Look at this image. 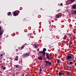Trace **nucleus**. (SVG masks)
I'll list each match as a JSON object with an SVG mask.
<instances>
[{
    "mask_svg": "<svg viewBox=\"0 0 76 76\" xmlns=\"http://www.w3.org/2000/svg\"><path fill=\"white\" fill-rule=\"evenodd\" d=\"M13 13V15L14 16H17V15H18L19 13V11H17V13L15 12H14Z\"/></svg>",
    "mask_w": 76,
    "mask_h": 76,
    "instance_id": "f257e3e1",
    "label": "nucleus"
},
{
    "mask_svg": "<svg viewBox=\"0 0 76 76\" xmlns=\"http://www.w3.org/2000/svg\"><path fill=\"white\" fill-rule=\"evenodd\" d=\"M62 15H61V14L60 13H59L58 14H57L56 15V18H60V16L61 17Z\"/></svg>",
    "mask_w": 76,
    "mask_h": 76,
    "instance_id": "f03ea898",
    "label": "nucleus"
},
{
    "mask_svg": "<svg viewBox=\"0 0 76 76\" xmlns=\"http://www.w3.org/2000/svg\"><path fill=\"white\" fill-rule=\"evenodd\" d=\"M4 32V30L3 29H1L0 30V36L3 35Z\"/></svg>",
    "mask_w": 76,
    "mask_h": 76,
    "instance_id": "7ed1b4c3",
    "label": "nucleus"
},
{
    "mask_svg": "<svg viewBox=\"0 0 76 76\" xmlns=\"http://www.w3.org/2000/svg\"><path fill=\"white\" fill-rule=\"evenodd\" d=\"M29 56V54L28 53H25L23 55V56L24 57H28V56Z\"/></svg>",
    "mask_w": 76,
    "mask_h": 76,
    "instance_id": "20e7f679",
    "label": "nucleus"
},
{
    "mask_svg": "<svg viewBox=\"0 0 76 76\" xmlns=\"http://www.w3.org/2000/svg\"><path fill=\"white\" fill-rule=\"evenodd\" d=\"M39 53L40 54H42L43 56H44L45 55V52L44 51H40Z\"/></svg>",
    "mask_w": 76,
    "mask_h": 76,
    "instance_id": "39448f33",
    "label": "nucleus"
},
{
    "mask_svg": "<svg viewBox=\"0 0 76 76\" xmlns=\"http://www.w3.org/2000/svg\"><path fill=\"white\" fill-rule=\"evenodd\" d=\"M46 58H47L48 60H50V59L49 58H50V55H49L48 53H46Z\"/></svg>",
    "mask_w": 76,
    "mask_h": 76,
    "instance_id": "423d86ee",
    "label": "nucleus"
},
{
    "mask_svg": "<svg viewBox=\"0 0 76 76\" xmlns=\"http://www.w3.org/2000/svg\"><path fill=\"white\" fill-rule=\"evenodd\" d=\"M71 58V56H68L66 58L67 60H69Z\"/></svg>",
    "mask_w": 76,
    "mask_h": 76,
    "instance_id": "0eeeda50",
    "label": "nucleus"
},
{
    "mask_svg": "<svg viewBox=\"0 0 76 76\" xmlns=\"http://www.w3.org/2000/svg\"><path fill=\"white\" fill-rule=\"evenodd\" d=\"M58 75L59 76H61V75H64V73H62L60 72H59Z\"/></svg>",
    "mask_w": 76,
    "mask_h": 76,
    "instance_id": "6e6552de",
    "label": "nucleus"
},
{
    "mask_svg": "<svg viewBox=\"0 0 76 76\" xmlns=\"http://www.w3.org/2000/svg\"><path fill=\"white\" fill-rule=\"evenodd\" d=\"M39 60H42V56H40L38 57Z\"/></svg>",
    "mask_w": 76,
    "mask_h": 76,
    "instance_id": "1a4fd4ad",
    "label": "nucleus"
},
{
    "mask_svg": "<svg viewBox=\"0 0 76 76\" xmlns=\"http://www.w3.org/2000/svg\"><path fill=\"white\" fill-rule=\"evenodd\" d=\"M72 8L73 9H76V5L75 4V5H73L72 6Z\"/></svg>",
    "mask_w": 76,
    "mask_h": 76,
    "instance_id": "9d476101",
    "label": "nucleus"
},
{
    "mask_svg": "<svg viewBox=\"0 0 76 76\" xmlns=\"http://www.w3.org/2000/svg\"><path fill=\"white\" fill-rule=\"evenodd\" d=\"M25 47V45H23L21 47V49H23L24 47Z\"/></svg>",
    "mask_w": 76,
    "mask_h": 76,
    "instance_id": "9b49d317",
    "label": "nucleus"
},
{
    "mask_svg": "<svg viewBox=\"0 0 76 76\" xmlns=\"http://www.w3.org/2000/svg\"><path fill=\"white\" fill-rule=\"evenodd\" d=\"M16 68H19V66L18 65H15L14 66Z\"/></svg>",
    "mask_w": 76,
    "mask_h": 76,
    "instance_id": "f8f14e48",
    "label": "nucleus"
},
{
    "mask_svg": "<svg viewBox=\"0 0 76 76\" xmlns=\"http://www.w3.org/2000/svg\"><path fill=\"white\" fill-rule=\"evenodd\" d=\"M70 56H71V58H72V59H74L73 55L72 54H71V55Z\"/></svg>",
    "mask_w": 76,
    "mask_h": 76,
    "instance_id": "ddd939ff",
    "label": "nucleus"
},
{
    "mask_svg": "<svg viewBox=\"0 0 76 76\" xmlns=\"http://www.w3.org/2000/svg\"><path fill=\"white\" fill-rule=\"evenodd\" d=\"M11 12H8V13L7 14V15L8 16H9L10 15H11Z\"/></svg>",
    "mask_w": 76,
    "mask_h": 76,
    "instance_id": "4468645a",
    "label": "nucleus"
},
{
    "mask_svg": "<svg viewBox=\"0 0 76 76\" xmlns=\"http://www.w3.org/2000/svg\"><path fill=\"white\" fill-rule=\"evenodd\" d=\"M41 71H42V68H41V67L39 69V72H41Z\"/></svg>",
    "mask_w": 76,
    "mask_h": 76,
    "instance_id": "2eb2a0df",
    "label": "nucleus"
},
{
    "mask_svg": "<svg viewBox=\"0 0 76 76\" xmlns=\"http://www.w3.org/2000/svg\"><path fill=\"white\" fill-rule=\"evenodd\" d=\"M45 63H47V64H48V63H49V61H45Z\"/></svg>",
    "mask_w": 76,
    "mask_h": 76,
    "instance_id": "dca6fc26",
    "label": "nucleus"
},
{
    "mask_svg": "<svg viewBox=\"0 0 76 76\" xmlns=\"http://www.w3.org/2000/svg\"><path fill=\"white\" fill-rule=\"evenodd\" d=\"M75 1V0H70V1L71 3H73V2H74Z\"/></svg>",
    "mask_w": 76,
    "mask_h": 76,
    "instance_id": "f3484780",
    "label": "nucleus"
},
{
    "mask_svg": "<svg viewBox=\"0 0 76 76\" xmlns=\"http://www.w3.org/2000/svg\"><path fill=\"white\" fill-rule=\"evenodd\" d=\"M43 51H46V48H43Z\"/></svg>",
    "mask_w": 76,
    "mask_h": 76,
    "instance_id": "a211bd4d",
    "label": "nucleus"
},
{
    "mask_svg": "<svg viewBox=\"0 0 76 76\" xmlns=\"http://www.w3.org/2000/svg\"><path fill=\"white\" fill-rule=\"evenodd\" d=\"M66 74L67 75V76H69V75H70V73H69V72H68L66 73Z\"/></svg>",
    "mask_w": 76,
    "mask_h": 76,
    "instance_id": "6ab92c4d",
    "label": "nucleus"
},
{
    "mask_svg": "<svg viewBox=\"0 0 76 76\" xmlns=\"http://www.w3.org/2000/svg\"><path fill=\"white\" fill-rule=\"evenodd\" d=\"M66 39V36H65L63 38V39Z\"/></svg>",
    "mask_w": 76,
    "mask_h": 76,
    "instance_id": "aec40b11",
    "label": "nucleus"
},
{
    "mask_svg": "<svg viewBox=\"0 0 76 76\" xmlns=\"http://www.w3.org/2000/svg\"><path fill=\"white\" fill-rule=\"evenodd\" d=\"M74 13L75 15H76V10H74Z\"/></svg>",
    "mask_w": 76,
    "mask_h": 76,
    "instance_id": "412c9836",
    "label": "nucleus"
},
{
    "mask_svg": "<svg viewBox=\"0 0 76 76\" xmlns=\"http://www.w3.org/2000/svg\"><path fill=\"white\" fill-rule=\"evenodd\" d=\"M34 48H37V45H34Z\"/></svg>",
    "mask_w": 76,
    "mask_h": 76,
    "instance_id": "4be33fe9",
    "label": "nucleus"
},
{
    "mask_svg": "<svg viewBox=\"0 0 76 76\" xmlns=\"http://www.w3.org/2000/svg\"><path fill=\"white\" fill-rule=\"evenodd\" d=\"M59 61H60V60L59 59H57V63H59Z\"/></svg>",
    "mask_w": 76,
    "mask_h": 76,
    "instance_id": "5701e85b",
    "label": "nucleus"
},
{
    "mask_svg": "<svg viewBox=\"0 0 76 76\" xmlns=\"http://www.w3.org/2000/svg\"><path fill=\"white\" fill-rule=\"evenodd\" d=\"M72 63H73V62H69L70 64L72 65Z\"/></svg>",
    "mask_w": 76,
    "mask_h": 76,
    "instance_id": "b1692460",
    "label": "nucleus"
},
{
    "mask_svg": "<svg viewBox=\"0 0 76 76\" xmlns=\"http://www.w3.org/2000/svg\"><path fill=\"white\" fill-rule=\"evenodd\" d=\"M15 60L16 61H18V58H17L16 59L15 58Z\"/></svg>",
    "mask_w": 76,
    "mask_h": 76,
    "instance_id": "393cba45",
    "label": "nucleus"
},
{
    "mask_svg": "<svg viewBox=\"0 0 76 76\" xmlns=\"http://www.w3.org/2000/svg\"><path fill=\"white\" fill-rule=\"evenodd\" d=\"M50 65H51L52 64H51V62H49L48 64Z\"/></svg>",
    "mask_w": 76,
    "mask_h": 76,
    "instance_id": "a878e982",
    "label": "nucleus"
},
{
    "mask_svg": "<svg viewBox=\"0 0 76 76\" xmlns=\"http://www.w3.org/2000/svg\"><path fill=\"white\" fill-rule=\"evenodd\" d=\"M18 57H19V56H16L15 58H18Z\"/></svg>",
    "mask_w": 76,
    "mask_h": 76,
    "instance_id": "bb28decb",
    "label": "nucleus"
},
{
    "mask_svg": "<svg viewBox=\"0 0 76 76\" xmlns=\"http://www.w3.org/2000/svg\"><path fill=\"white\" fill-rule=\"evenodd\" d=\"M3 69L4 70H5L6 67H3Z\"/></svg>",
    "mask_w": 76,
    "mask_h": 76,
    "instance_id": "cd10ccee",
    "label": "nucleus"
},
{
    "mask_svg": "<svg viewBox=\"0 0 76 76\" xmlns=\"http://www.w3.org/2000/svg\"><path fill=\"white\" fill-rule=\"evenodd\" d=\"M3 56V54L1 53V56Z\"/></svg>",
    "mask_w": 76,
    "mask_h": 76,
    "instance_id": "c85d7f7f",
    "label": "nucleus"
},
{
    "mask_svg": "<svg viewBox=\"0 0 76 76\" xmlns=\"http://www.w3.org/2000/svg\"><path fill=\"white\" fill-rule=\"evenodd\" d=\"M69 47H70V48H71V47H72V46H70V45H69Z\"/></svg>",
    "mask_w": 76,
    "mask_h": 76,
    "instance_id": "c756f323",
    "label": "nucleus"
},
{
    "mask_svg": "<svg viewBox=\"0 0 76 76\" xmlns=\"http://www.w3.org/2000/svg\"><path fill=\"white\" fill-rule=\"evenodd\" d=\"M60 5H61V6H63V4L62 3H61L60 4Z\"/></svg>",
    "mask_w": 76,
    "mask_h": 76,
    "instance_id": "7c9ffc66",
    "label": "nucleus"
},
{
    "mask_svg": "<svg viewBox=\"0 0 76 76\" xmlns=\"http://www.w3.org/2000/svg\"><path fill=\"white\" fill-rule=\"evenodd\" d=\"M70 42V44H72L73 43V42Z\"/></svg>",
    "mask_w": 76,
    "mask_h": 76,
    "instance_id": "2f4dec72",
    "label": "nucleus"
},
{
    "mask_svg": "<svg viewBox=\"0 0 76 76\" xmlns=\"http://www.w3.org/2000/svg\"><path fill=\"white\" fill-rule=\"evenodd\" d=\"M42 69H44V67H43V66H42Z\"/></svg>",
    "mask_w": 76,
    "mask_h": 76,
    "instance_id": "473e14b6",
    "label": "nucleus"
},
{
    "mask_svg": "<svg viewBox=\"0 0 76 76\" xmlns=\"http://www.w3.org/2000/svg\"><path fill=\"white\" fill-rule=\"evenodd\" d=\"M0 29H1V26H0Z\"/></svg>",
    "mask_w": 76,
    "mask_h": 76,
    "instance_id": "72a5a7b5",
    "label": "nucleus"
},
{
    "mask_svg": "<svg viewBox=\"0 0 76 76\" xmlns=\"http://www.w3.org/2000/svg\"><path fill=\"white\" fill-rule=\"evenodd\" d=\"M70 42H72V39H70Z\"/></svg>",
    "mask_w": 76,
    "mask_h": 76,
    "instance_id": "f704fd0d",
    "label": "nucleus"
},
{
    "mask_svg": "<svg viewBox=\"0 0 76 76\" xmlns=\"http://www.w3.org/2000/svg\"><path fill=\"white\" fill-rule=\"evenodd\" d=\"M28 35H29V36H31V34H29Z\"/></svg>",
    "mask_w": 76,
    "mask_h": 76,
    "instance_id": "c9c22d12",
    "label": "nucleus"
},
{
    "mask_svg": "<svg viewBox=\"0 0 76 76\" xmlns=\"http://www.w3.org/2000/svg\"><path fill=\"white\" fill-rule=\"evenodd\" d=\"M1 67H2V68H3V66H1Z\"/></svg>",
    "mask_w": 76,
    "mask_h": 76,
    "instance_id": "e433bc0d",
    "label": "nucleus"
},
{
    "mask_svg": "<svg viewBox=\"0 0 76 76\" xmlns=\"http://www.w3.org/2000/svg\"><path fill=\"white\" fill-rule=\"evenodd\" d=\"M75 65H76V63H75Z\"/></svg>",
    "mask_w": 76,
    "mask_h": 76,
    "instance_id": "4c0bfd02",
    "label": "nucleus"
},
{
    "mask_svg": "<svg viewBox=\"0 0 76 76\" xmlns=\"http://www.w3.org/2000/svg\"><path fill=\"white\" fill-rule=\"evenodd\" d=\"M16 51H18V49L16 50Z\"/></svg>",
    "mask_w": 76,
    "mask_h": 76,
    "instance_id": "58836bf2",
    "label": "nucleus"
},
{
    "mask_svg": "<svg viewBox=\"0 0 76 76\" xmlns=\"http://www.w3.org/2000/svg\"><path fill=\"white\" fill-rule=\"evenodd\" d=\"M0 49H1V47H0Z\"/></svg>",
    "mask_w": 76,
    "mask_h": 76,
    "instance_id": "ea45409f",
    "label": "nucleus"
},
{
    "mask_svg": "<svg viewBox=\"0 0 76 76\" xmlns=\"http://www.w3.org/2000/svg\"><path fill=\"white\" fill-rule=\"evenodd\" d=\"M37 46H39V45H37Z\"/></svg>",
    "mask_w": 76,
    "mask_h": 76,
    "instance_id": "a19ab883",
    "label": "nucleus"
},
{
    "mask_svg": "<svg viewBox=\"0 0 76 76\" xmlns=\"http://www.w3.org/2000/svg\"><path fill=\"white\" fill-rule=\"evenodd\" d=\"M0 73H1V71H0Z\"/></svg>",
    "mask_w": 76,
    "mask_h": 76,
    "instance_id": "79ce46f5",
    "label": "nucleus"
},
{
    "mask_svg": "<svg viewBox=\"0 0 76 76\" xmlns=\"http://www.w3.org/2000/svg\"><path fill=\"white\" fill-rule=\"evenodd\" d=\"M69 0H68V2H69Z\"/></svg>",
    "mask_w": 76,
    "mask_h": 76,
    "instance_id": "37998d69",
    "label": "nucleus"
},
{
    "mask_svg": "<svg viewBox=\"0 0 76 76\" xmlns=\"http://www.w3.org/2000/svg\"><path fill=\"white\" fill-rule=\"evenodd\" d=\"M4 60H5V59H4Z\"/></svg>",
    "mask_w": 76,
    "mask_h": 76,
    "instance_id": "c03bdc74",
    "label": "nucleus"
}]
</instances>
